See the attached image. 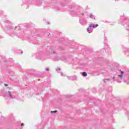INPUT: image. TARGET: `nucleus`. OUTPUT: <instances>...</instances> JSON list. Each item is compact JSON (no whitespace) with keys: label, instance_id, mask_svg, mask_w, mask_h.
I'll list each match as a JSON object with an SVG mask.
<instances>
[{"label":"nucleus","instance_id":"1","mask_svg":"<svg viewBox=\"0 0 129 129\" xmlns=\"http://www.w3.org/2000/svg\"><path fill=\"white\" fill-rule=\"evenodd\" d=\"M69 11L72 17H78L81 15L84 17V13L82 12V8L78 5L69 6Z\"/></svg>","mask_w":129,"mask_h":129},{"label":"nucleus","instance_id":"2","mask_svg":"<svg viewBox=\"0 0 129 129\" xmlns=\"http://www.w3.org/2000/svg\"><path fill=\"white\" fill-rule=\"evenodd\" d=\"M67 1V0H61L59 2L53 3L52 6L53 7L54 9H55V10H57V11H61V10H62L63 8L66 6Z\"/></svg>","mask_w":129,"mask_h":129},{"label":"nucleus","instance_id":"3","mask_svg":"<svg viewBox=\"0 0 129 129\" xmlns=\"http://www.w3.org/2000/svg\"><path fill=\"white\" fill-rule=\"evenodd\" d=\"M120 75H118L117 77H113L112 78V80L113 82L116 81L118 83H121L122 80L123 79V74L124 72L122 71H120Z\"/></svg>","mask_w":129,"mask_h":129},{"label":"nucleus","instance_id":"4","mask_svg":"<svg viewBox=\"0 0 129 129\" xmlns=\"http://www.w3.org/2000/svg\"><path fill=\"white\" fill-rule=\"evenodd\" d=\"M35 5L37 7H41V6H43V9H45L46 7H48V4L45 3L44 1H36Z\"/></svg>","mask_w":129,"mask_h":129},{"label":"nucleus","instance_id":"5","mask_svg":"<svg viewBox=\"0 0 129 129\" xmlns=\"http://www.w3.org/2000/svg\"><path fill=\"white\" fill-rule=\"evenodd\" d=\"M79 22L82 26H86L87 25V20L85 18H80L79 19Z\"/></svg>","mask_w":129,"mask_h":129},{"label":"nucleus","instance_id":"6","mask_svg":"<svg viewBox=\"0 0 129 129\" xmlns=\"http://www.w3.org/2000/svg\"><path fill=\"white\" fill-rule=\"evenodd\" d=\"M43 56H44V53L42 51H40L36 53V57L37 59H42V58H43Z\"/></svg>","mask_w":129,"mask_h":129},{"label":"nucleus","instance_id":"7","mask_svg":"<svg viewBox=\"0 0 129 129\" xmlns=\"http://www.w3.org/2000/svg\"><path fill=\"white\" fill-rule=\"evenodd\" d=\"M58 47H51V54H56Z\"/></svg>","mask_w":129,"mask_h":129},{"label":"nucleus","instance_id":"8","mask_svg":"<svg viewBox=\"0 0 129 129\" xmlns=\"http://www.w3.org/2000/svg\"><path fill=\"white\" fill-rule=\"evenodd\" d=\"M93 29L91 28V26L89 25L87 29V31L89 34L92 33Z\"/></svg>","mask_w":129,"mask_h":129},{"label":"nucleus","instance_id":"9","mask_svg":"<svg viewBox=\"0 0 129 129\" xmlns=\"http://www.w3.org/2000/svg\"><path fill=\"white\" fill-rule=\"evenodd\" d=\"M6 95H7V96H9L10 98L13 99V95L12 94V92H11V91L7 92L6 93Z\"/></svg>","mask_w":129,"mask_h":129},{"label":"nucleus","instance_id":"10","mask_svg":"<svg viewBox=\"0 0 129 129\" xmlns=\"http://www.w3.org/2000/svg\"><path fill=\"white\" fill-rule=\"evenodd\" d=\"M16 29H17V26H16L14 28H13V26H12L8 27V31H14V30H16Z\"/></svg>","mask_w":129,"mask_h":129},{"label":"nucleus","instance_id":"11","mask_svg":"<svg viewBox=\"0 0 129 129\" xmlns=\"http://www.w3.org/2000/svg\"><path fill=\"white\" fill-rule=\"evenodd\" d=\"M70 80H76L77 79V77L76 76H74L73 77H70L68 78Z\"/></svg>","mask_w":129,"mask_h":129},{"label":"nucleus","instance_id":"12","mask_svg":"<svg viewBox=\"0 0 129 129\" xmlns=\"http://www.w3.org/2000/svg\"><path fill=\"white\" fill-rule=\"evenodd\" d=\"M90 26H91V28L93 29H94L95 28H97V27H98V24H91Z\"/></svg>","mask_w":129,"mask_h":129},{"label":"nucleus","instance_id":"13","mask_svg":"<svg viewBox=\"0 0 129 129\" xmlns=\"http://www.w3.org/2000/svg\"><path fill=\"white\" fill-rule=\"evenodd\" d=\"M90 19H94V20H95V17H94V15H93V14H92V13H91L90 14Z\"/></svg>","mask_w":129,"mask_h":129},{"label":"nucleus","instance_id":"14","mask_svg":"<svg viewBox=\"0 0 129 129\" xmlns=\"http://www.w3.org/2000/svg\"><path fill=\"white\" fill-rule=\"evenodd\" d=\"M82 75L84 76V77H86L87 76V74L85 72H83L82 74Z\"/></svg>","mask_w":129,"mask_h":129},{"label":"nucleus","instance_id":"15","mask_svg":"<svg viewBox=\"0 0 129 129\" xmlns=\"http://www.w3.org/2000/svg\"><path fill=\"white\" fill-rule=\"evenodd\" d=\"M104 83H106L107 81H110V80L109 79H106L103 80Z\"/></svg>","mask_w":129,"mask_h":129},{"label":"nucleus","instance_id":"16","mask_svg":"<svg viewBox=\"0 0 129 129\" xmlns=\"http://www.w3.org/2000/svg\"><path fill=\"white\" fill-rule=\"evenodd\" d=\"M57 110H55V111H51V113H56V112H57Z\"/></svg>","mask_w":129,"mask_h":129},{"label":"nucleus","instance_id":"17","mask_svg":"<svg viewBox=\"0 0 129 129\" xmlns=\"http://www.w3.org/2000/svg\"><path fill=\"white\" fill-rule=\"evenodd\" d=\"M104 41L105 43H106V42H107V38H106V37H104Z\"/></svg>","mask_w":129,"mask_h":129},{"label":"nucleus","instance_id":"18","mask_svg":"<svg viewBox=\"0 0 129 129\" xmlns=\"http://www.w3.org/2000/svg\"><path fill=\"white\" fill-rule=\"evenodd\" d=\"M126 30L129 31V25H127V28H126Z\"/></svg>","mask_w":129,"mask_h":129},{"label":"nucleus","instance_id":"19","mask_svg":"<svg viewBox=\"0 0 129 129\" xmlns=\"http://www.w3.org/2000/svg\"><path fill=\"white\" fill-rule=\"evenodd\" d=\"M46 71H49V68H46Z\"/></svg>","mask_w":129,"mask_h":129},{"label":"nucleus","instance_id":"20","mask_svg":"<svg viewBox=\"0 0 129 129\" xmlns=\"http://www.w3.org/2000/svg\"><path fill=\"white\" fill-rule=\"evenodd\" d=\"M56 70H57V71L58 70V71H60V70H61V69H60V68H58V69H56Z\"/></svg>","mask_w":129,"mask_h":129},{"label":"nucleus","instance_id":"21","mask_svg":"<svg viewBox=\"0 0 129 129\" xmlns=\"http://www.w3.org/2000/svg\"><path fill=\"white\" fill-rule=\"evenodd\" d=\"M24 123H21V126H24Z\"/></svg>","mask_w":129,"mask_h":129},{"label":"nucleus","instance_id":"22","mask_svg":"<svg viewBox=\"0 0 129 129\" xmlns=\"http://www.w3.org/2000/svg\"><path fill=\"white\" fill-rule=\"evenodd\" d=\"M61 76H64V75H63V73H61Z\"/></svg>","mask_w":129,"mask_h":129},{"label":"nucleus","instance_id":"23","mask_svg":"<svg viewBox=\"0 0 129 129\" xmlns=\"http://www.w3.org/2000/svg\"><path fill=\"white\" fill-rule=\"evenodd\" d=\"M5 86H8V84H5Z\"/></svg>","mask_w":129,"mask_h":129},{"label":"nucleus","instance_id":"24","mask_svg":"<svg viewBox=\"0 0 129 129\" xmlns=\"http://www.w3.org/2000/svg\"><path fill=\"white\" fill-rule=\"evenodd\" d=\"M19 28H21V25H19Z\"/></svg>","mask_w":129,"mask_h":129},{"label":"nucleus","instance_id":"25","mask_svg":"<svg viewBox=\"0 0 129 129\" xmlns=\"http://www.w3.org/2000/svg\"><path fill=\"white\" fill-rule=\"evenodd\" d=\"M21 54H23V51H21Z\"/></svg>","mask_w":129,"mask_h":129},{"label":"nucleus","instance_id":"26","mask_svg":"<svg viewBox=\"0 0 129 129\" xmlns=\"http://www.w3.org/2000/svg\"><path fill=\"white\" fill-rule=\"evenodd\" d=\"M49 24H50L49 22H48L47 24L49 25Z\"/></svg>","mask_w":129,"mask_h":129}]
</instances>
